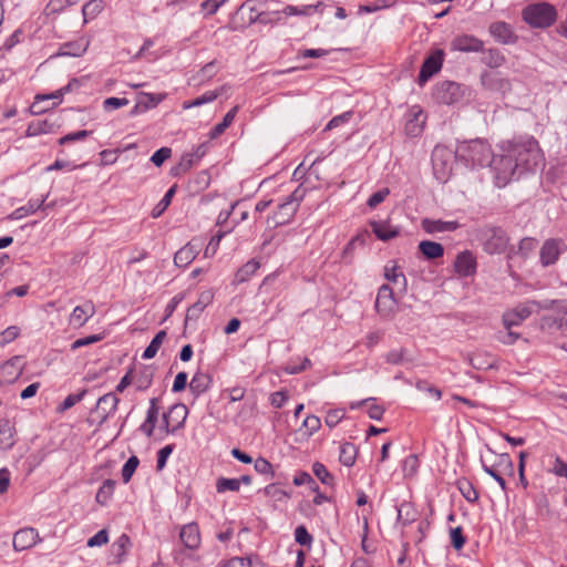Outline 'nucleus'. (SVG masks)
<instances>
[{"instance_id": "f257e3e1", "label": "nucleus", "mask_w": 567, "mask_h": 567, "mask_svg": "<svg viewBox=\"0 0 567 567\" xmlns=\"http://www.w3.org/2000/svg\"><path fill=\"white\" fill-rule=\"evenodd\" d=\"M501 153L494 159L493 173L497 187L506 186L514 177L535 172L544 163L538 142L530 135H518L501 142Z\"/></svg>"}, {"instance_id": "f03ea898", "label": "nucleus", "mask_w": 567, "mask_h": 567, "mask_svg": "<svg viewBox=\"0 0 567 567\" xmlns=\"http://www.w3.org/2000/svg\"><path fill=\"white\" fill-rule=\"evenodd\" d=\"M457 159L465 165L475 167L491 166L493 169L494 156L489 143L482 138L464 141L456 147Z\"/></svg>"}, {"instance_id": "7ed1b4c3", "label": "nucleus", "mask_w": 567, "mask_h": 567, "mask_svg": "<svg viewBox=\"0 0 567 567\" xmlns=\"http://www.w3.org/2000/svg\"><path fill=\"white\" fill-rule=\"evenodd\" d=\"M475 236L488 255L504 254L509 244L507 233L499 226L484 225L475 229Z\"/></svg>"}, {"instance_id": "20e7f679", "label": "nucleus", "mask_w": 567, "mask_h": 567, "mask_svg": "<svg viewBox=\"0 0 567 567\" xmlns=\"http://www.w3.org/2000/svg\"><path fill=\"white\" fill-rule=\"evenodd\" d=\"M523 20L532 28L545 29L555 23L557 11L547 2H538L527 6L522 12Z\"/></svg>"}, {"instance_id": "39448f33", "label": "nucleus", "mask_w": 567, "mask_h": 567, "mask_svg": "<svg viewBox=\"0 0 567 567\" xmlns=\"http://www.w3.org/2000/svg\"><path fill=\"white\" fill-rule=\"evenodd\" d=\"M457 158L456 150L445 145H436L432 152V166L435 178L445 183L453 172L454 162Z\"/></svg>"}, {"instance_id": "423d86ee", "label": "nucleus", "mask_w": 567, "mask_h": 567, "mask_svg": "<svg viewBox=\"0 0 567 567\" xmlns=\"http://www.w3.org/2000/svg\"><path fill=\"white\" fill-rule=\"evenodd\" d=\"M547 302L551 303L549 308H547L551 310V313L542 317V329H567V300H547Z\"/></svg>"}, {"instance_id": "0eeeda50", "label": "nucleus", "mask_w": 567, "mask_h": 567, "mask_svg": "<svg viewBox=\"0 0 567 567\" xmlns=\"http://www.w3.org/2000/svg\"><path fill=\"white\" fill-rule=\"evenodd\" d=\"M464 96V89L461 84L452 81H444L435 89L436 100L446 105L460 102Z\"/></svg>"}, {"instance_id": "6e6552de", "label": "nucleus", "mask_w": 567, "mask_h": 567, "mask_svg": "<svg viewBox=\"0 0 567 567\" xmlns=\"http://www.w3.org/2000/svg\"><path fill=\"white\" fill-rule=\"evenodd\" d=\"M396 300L394 298V292L389 285H382L377 295L375 300V309L382 317H390L395 308Z\"/></svg>"}, {"instance_id": "1a4fd4ad", "label": "nucleus", "mask_w": 567, "mask_h": 567, "mask_svg": "<svg viewBox=\"0 0 567 567\" xmlns=\"http://www.w3.org/2000/svg\"><path fill=\"white\" fill-rule=\"evenodd\" d=\"M444 59V52L442 50H436L432 54H430L423 62L420 73H419V83L424 84L429 81L436 72H439L442 68Z\"/></svg>"}, {"instance_id": "9d476101", "label": "nucleus", "mask_w": 567, "mask_h": 567, "mask_svg": "<svg viewBox=\"0 0 567 567\" xmlns=\"http://www.w3.org/2000/svg\"><path fill=\"white\" fill-rule=\"evenodd\" d=\"M564 241L561 239L549 238L544 241L540 251L539 259L544 267L554 265L564 249Z\"/></svg>"}, {"instance_id": "9b49d317", "label": "nucleus", "mask_w": 567, "mask_h": 567, "mask_svg": "<svg viewBox=\"0 0 567 567\" xmlns=\"http://www.w3.org/2000/svg\"><path fill=\"white\" fill-rule=\"evenodd\" d=\"M484 42L472 34H458L451 41L453 51L477 53L483 51Z\"/></svg>"}, {"instance_id": "f8f14e48", "label": "nucleus", "mask_w": 567, "mask_h": 567, "mask_svg": "<svg viewBox=\"0 0 567 567\" xmlns=\"http://www.w3.org/2000/svg\"><path fill=\"white\" fill-rule=\"evenodd\" d=\"M118 403L120 399L113 392L106 393L99 398L96 402V412L100 416V426L104 424L107 421V419L115 413Z\"/></svg>"}, {"instance_id": "ddd939ff", "label": "nucleus", "mask_w": 567, "mask_h": 567, "mask_svg": "<svg viewBox=\"0 0 567 567\" xmlns=\"http://www.w3.org/2000/svg\"><path fill=\"white\" fill-rule=\"evenodd\" d=\"M488 31L491 35L502 44H514L517 42L518 37L515 34L511 24L504 21L493 22Z\"/></svg>"}, {"instance_id": "4468645a", "label": "nucleus", "mask_w": 567, "mask_h": 567, "mask_svg": "<svg viewBox=\"0 0 567 567\" xmlns=\"http://www.w3.org/2000/svg\"><path fill=\"white\" fill-rule=\"evenodd\" d=\"M482 85L489 91L505 94L511 91L512 85L508 79L499 73L484 72L481 75Z\"/></svg>"}, {"instance_id": "2eb2a0df", "label": "nucleus", "mask_w": 567, "mask_h": 567, "mask_svg": "<svg viewBox=\"0 0 567 567\" xmlns=\"http://www.w3.org/2000/svg\"><path fill=\"white\" fill-rule=\"evenodd\" d=\"M40 540L37 529L27 527L21 528L13 535V548L17 551H22L31 548Z\"/></svg>"}, {"instance_id": "dca6fc26", "label": "nucleus", "mask_w": 567, "mask_h": 567, "mask_svg": "<svg viewBox=\"0 0 567 567\" xmlns=\"http://www.w3.org/2000/svg\"><path fill=\"white\" fill-rule=\"evenodd\" d=\"M96 312L93 301L87 300L81 306H76L70 315L69 323L72 327H83Z\"/></svg>"}, {"instance_id": "f3484780", "label": "nucleus", "mask_w": 567, "mask_h": 567, "mask_svg": "<svg viewBox=\"0 0 567 567\" xmlns=\"http://www.w3.org/2000/svg\"><path fill=\"white\" fill-rule=\"evenodd\" d=\"M425 123V115L419 105L410 107L405 123V132L410 136H417L422 133Z\"/></svg>"}, {"instance_id": "a211bd4d", "label": "nucleus", "mask_w": 567, "mask_h": 567, "mask_svg": "<svg viewBox=\"0 0 567 567\" xmlns=\"http://www.w3.org/2000/svg\"><path fill=\"white\" fill-rule=\"evenodd\" d=\"M422 229L427 234L451 233L461 227L457 220H441L424 218L421 223Z\"/></svg>"}, {"instance_id": "6ab92c4d", "label": "nucleus", "mask_w": 567, "mask_h": 567, "mask_svg": "<svg viewBox=\"0 0 567 567\" xmlns=\"http://www.w3.org/2000/svg\"><path fill=\"white\" fill-rule=\"evenodd\" d=\"M476 259L470 250L460 252L456 256L454 268L463 277H470L476 272Z\"/></svg>"}, {"instance_id": "aec40b11", "label": "nucleus", "mask_w": 567, "mask_h": 567, "mask_svg": "<svg viewBox=\"0 0 567 567\" xmlns=\"http://www.w3.org/2000/svg\"><path fill=\"white\" fill-rule=\"evenodd\" d=\"M214 296L213 289L202 291L198 300L187 309L186 320H197L205 308L213 302Z\"/></svg>"}, {"instance_id": "412c9836", "label": "nucleus", "mask_w": 567, "mask_h": 567, "mask_svg": "<svg viewBox=\"0 0 567 567\" xmlns=\"http://www.w3.org/2000/svg\"><path fill=\"white\" fill-rule=\"evenodd\" d=\"M179 537L188 549H197L200 545V533L196 523L184 525L181 529Z\"/></svg>"}, {"instance_id": "4be33fe9", "label": "nucleus", "mask_w": 567, "mask_h": 567, "mask_svg": "<svg viewBox=\"0 0 567 567\" xmlns=\"http://www.w3.org/2000/svg\"><path fill=\"white\" fill-rule=\"evenodd\" d=\"M372 231L375 234L378 239L388 241L399 236L400 230L396 226H392L386 220H374L371 221Z\"/></svg>"}, {"instance_id": "5701e85b", "label": "nucleus", "mask_w": 567, "mask_h": 567, "mask_svg": "<svg viewBox=\"0 0 567 567\" xmlns=\"http://www.w3.org/2000/svg\"><path fill=\"white\" fill-rule=\"evenodd\" d=\"M63 96H64V94L62 93V91L60 89L50 94H38L34 97V102L29 107V113L31 115L42 114V113L47 112L49 109L42 107L40 105V102L47 101V100H55V102L53 103V106H55L62 102Z\"/></svg>"}, {"instance_id": "b1692460", "label": "nucleus", "mask_w": 567, "mask_h": 567, "mask_svg": "<svg viewBox=\"0 0 567 567\" xmlns=\"http://www.w3.org/2000/svg\"><path fill=\"white\" fill-rule=\"evenodd\" d=\"M298 209V204L288 203L285 200L284 203L278 205L277 212L272 216V221L275 226L286 225L290 221Z\"/></svg>"}, {"instance_id": "393cba45", "label": "nucleus", "mask_w": 567, "mask_h": 567, "mask_svg": "<svg viewBox=\"0 0 567 567\" xmlns=\"http://www.w3.org/2000/svg\"><path fill=\"white\" fill-rule=\"evenodd\" d=\"M212 382L213 378L209 373L197 371L189 382V389L196 396H199L210 388Z\"/></svg>"}, {"instance_id": "a878e982", "label": "nucleus", "mask_w": 567, "mask_h": 567, "mask_svg": "<svg viewBox=\"0 0 567 567\" xmlns=\"http://www.w3.org/2000/svg\"><path fill=\"white\" fill-rule=\"evenodd\" d=\"M550 305L551 303L547 302V299L543 300V301L526 300L524 302L518 303L514 308L517 310V312L519 313L520 318L523 320H526L533 313H537V312H539L544 308H549Z\"/></svg>"}, {"instance_id": "bb28decb", "label": "nucleus", "mask_w": 567, "mask_h": 567, "mask_svg": "<svg viewBox=\"0 0 567 567\" xmlns=\"http://www.w3.org/2000/svg\"><path fill=\"white\" fill-rule=\"evenodd\" d=\"M166 94H153V93H141L138 95L137 103L133 110V113H138L146 111L148 109L157 106L164 99Z\"/></svg>"}, {"instance_id": "cd10ccee", "label": "nucleus", "mask_w": 567, "mask_h": 567, "mask_svg": "<svg viewBox=\"0 0 567 567\" xmlns=\"http://www.w3.org/2000/svg\"><path fill=\"white\" fill-rule=\"evenodd\" d=\"M14 433V427L9 420L0 422V450L9 451L16 444Z\"/></svg>"}, {"instance_id": "c85d7f7f", "label": "nucleus", "mask_w": 567, "mask_h": 567, "mask_svg": "<svg viewBox=\"0 0 567 567\" xmlns=\"http://www.w3.org/2000/svg\"><path fill=\"white\" fill-rule=\"evenodd\" d=\"M197 254V247L189 243L176 251L174 264L181 268L187 267L196 258Z\"/></svg>"}, {"instance_id": "c756f323", "label": "nucleus", "mask_w": 567, "mask_h": 567, "mask_svg": "<svg viewBox=\"0 0 567 567\" xmlns=\"http://www.w3.org/2000/svg\"><path fill=\"white\" fill-rule=\"evenodd\" d=\"M362 405H368V415L370 419L380 421L384 414V408L375 403L374 398H368L358 402H352L350 404L351 410H355Z\"/></svg>"}, {"instance_id": "7c9ffc66", "label": "nucleus", "mask_w": 567, "mask_h": 567, "mask_svg": "<svg viewBox=\"0 0 567 567\" xmlns=\"http://www.w3.org/2000/svg\"><path fill=\"white\" fill-rule=\"evenodd\" d=\"M165 413L173 422L174 427L178 430L184 426L188 415V410L185 404L175 403Z\"/></svg>"}, {"instance_id": "2f4dec72", "label": "nucleus", "mask_w": 567, "mask_h": 567, "mask_svg": "<svg viewBox=\"0 0 567 567\" xmlns=\"http://www.w3.org/2000/svg\"><path fill=\"white\" fill-rule=\"evenodd\" d=\"M260 264L256 259H250L244 264L235 274V284H244L248 281L259 269Z\"/></svg>"}, {"instance_id": "473e14b6", "label": "nucleus", "mask_w": 567, "mask_h": 567, "mask_svg": "<svg viewBox=\"0 0 567 567\" xmlns=\"http://www.w3.org/2000/svg\"><path fill=\"white\" fill-rule=\"evenodd\" d=\"M419 249L426 259L433 260L444 255V248L440 243L423 240L419 244Z\"/></svg>"}, {"instance_id": "72a5a7b5", "label": "nucleus", "mask_w": 567, "mask_h": 567, "mask_svg": "<svg viewBox=\"0 0 567 567\" xmlns=\"http://www.w3.org/2000/svg\"><path fill=\"white\" fill-rule=\"evenodd\" d=\"M482 62L488 68L496 69L505 63V56L498 49H483Z\"/></svg>"}, {"instance_id": "f704fd0d", "label": "nucleus", "mask_w": 567, "mask_h": 567, "mask_svg": "<svg viewBox=\"0 0 567 567\" xmlns=\"http://www.w3.org/2000/svg\"><path fill=\"white\" fill-rule=\"evenodd\" d=\"M384 277L388 281L399 285L403 291L406 290V278L403 275V272L398 270V266L395 265V262H393V265L391 266L386 265L384 267Z\"/></svg>"}, {"instance_id": "c9c22d12", "label": "nucleus", "mask_w": 567, "mask_h": 567, "mask_svg": "<svg viewBox=\"0 0 567 567\" xmlns=\"http://www.w3.org/2000/svg\"><path fill=\"white\" fill-rule=\"evenodd\" d=\"M43 199H31L28 202L27 205L21 206L12 212V214L9 216L11 219H21L23 217H27L33 213H35L44 203Z\"/></svg>"}, {"instance_id": "e433bc0d", "label": "nucleus", "mask_w": 567, "mask_h": 567, "mask_svg": "<svg viewBox=\"0 0 567 567\" xmlns=\"http://www.w3.org/2000/svg\"><path fill=\"white\" fill-rule=\"evenodd\" d=\"M357 453H358V451H357L355 445L352 443L346 442L340 446L339 460L344 466L351 467L355 463Z\"/></svg>"}, {"instance_id": "4c0bfd02", "label": "nucleus", "mask_w": 567, "mask_h": 567, "mask_svg": "<svg viewBox=\"0 0 567 567\" xmlns=\"http://www.w3.org/2000/svg\"><path fill=\"white\" fill-rule=\"evenodd\" d=\"M237 112L238 106H234L231 110H229L224 116L223 121L213 127V130L210 131V137L216 138L219 135H221L226 131V128L230 126Z\"/></svg>"}, {"instance_id": "58836bf2", "label": "nucleus", "mask_w": 567, "mask_h": 567, "mask_svg": "<svg viewBox=\"0 0 567 567\" xmlns=\"http://www.w3.org/2000/svg\"><path fill=\"white\" fill-rule=\"evenodd\" d=\"M165 338H166V331H164V330L158 331L155 334V337L152 339L150 344L146 347V349L144 350L142 358L145 360H150V359L154 358L156 355L158 349L161 348L162 343L164 342Z\"/></svg>"}, {"instance_id": "ea45409f", "label": "nucleus", "mask_w": 567, "mask_h": 567, "mask_svg": "<svg viewBox=\"0 0 567 567\" xmlns=\"http://www.w3.org/2000/svg\"><path fill=\"white\" fill-rule=\"evenodd\" d=\"M154 372L150 368H144L134 379L133 383L138 391L148 389L152 384Z\"/></svg>"}, {"instance_id": "a19ab883", "label": "nucleus", "mask_w": 567, "mask_h": 567, "mask_svg": "<svg viewBox=\"0 0 567 567\" xmlns=\"http://www.w3.org/2000/svg\"><path fill=\"white\" fill-rule=\"evenodd\" d=\"M115 489V482L113 480H106L99 488L95 499L99 504L105 505L112 497Z\"/></svg>"}, {"instance_id": "79ce46f5", "label": "nucleus", "mask_w": 567, "mask_h": 567, "mask_svg": "<svg viewBox=\"0 0 567 567\" xmlns=\"http://www.w3.org/2000/svg\"><path fill=\"white\" fill-rule=\"evenodd\" d=\"M458 489L463 497L470 503H476L478 501V492L475 489L473 484L463 478L457 482Z\"/></svg>"}, {"instance_id": "37998d69", "label": "nucleus", "mask_w": 567, "mask_h": 567, "mask_svg": "<svg viewBox=\"0 0 567 567\" xmlns=\"http://www.w3.org/2000/svg\"><path fill=\"white\" fill-rule=\"evenodd\" d=\"M103 8L104 6L102 0H90L84 3L82 8L84 22H86L89 19L96 18L102 12Z\"/></svg>"}, {"instance_id": "c03bdc74", "label": "nucleus", "mask_w": 567, "mask_h": 567, "mask_svg": "<svg viewBox=\"0 0 567 567\" xmlns=\"http://www.w3.org/2000/svg\"><path fill=\"white\" fill-rule=\"evenodd\" d=\"M176 192V185H173L164 195V197L158 202V204L152 210V217H159L171 205L172 199Z\"/></svg>"}, {"instance_id": "a18cd8bd", "label": "nucleus", "mask_w": 567, "mask_h": 567, "mask_svg": "<svg viewBox=\"0 0 567 567\" xmlns=\"http://www.w3.org/2000/svg\"><path fill=\"white\" fill-rule=\"evenodd\" d=\"M240 488V481L237 478L219 477L216 482V489L218 493L238 492Z\"/></svg>"}, {"instance_id": "49530a36", "label": "nucleus", "mask_w": 567, "mask_h": 567, "mask_svg": "<svg viewBox=\"0 0 567 567\" xmlns=\"http://www.w3.org/2000/svg\"><path fill=\"white\" fill-rule=\"evenodd\" d=\"M312 472L313 474L320 480V482L324 485H332L333 484V476L330 474V472L327 470V467L320 463L315 462L312 465Z\"/></svg>"}, {"instance_id": "de8ad7c7", "label": "nucleus", "mask_w": 567, "mask_h": 567, "mask_svg": "<svg viewBox=\"0 0 567 567\" xmlns=\"http://www.w3.org/2000/svg\"><path fill=\"white\" fill-rule=\"evenodd\" d=\"M194 157L190 154H187L182 157L181 162L172 167L171 174L173 176H181L185 173H187L193 166H194Z\"/></svg>"}, {"instance_id": "09e8293b", "label": "nucleus", "mask_w": 567, "mask_h": 567, "mask_svg": "<svg viewBox=\"0 0 567 567\" xmlns=\"http://www.w3.org/2000/svg\"><path fill=\"white\" fill-rule=\"evenodd\" d=\"M51 125L47 120L43 121H33L28 125L25 135L27 136H37L40 134H45L50 132Z\"/></svg>"}, {"instance_id": "8fccbe9b", "label": "nucleus", "mask_w": 567, "mask_h": 567, "mask_svg": "<svg viewBox=\"0 0 567 567\" xmlns=\"http://www.w3.org/2000/svg\"><path fill=\"white\" fill-rule=\"evenodd\" d=\"M298 360H299V363H296L293 360L289 361L285 365L284 371L287 374H298L311 367L310 359L303 358V359H298Z\"/></svg>"}, {"instance_id": "3c124183", "label": "nucleus", "mask_w": 567, "mask_h": 567, "mask_svg": "<svg viewBox=\"0 0 567 567\" xmlns=\"http://www.w3.org/2000/svg\"><path fill=\"white\" fill-rule=\"evenodd\" d=\"M140 464V460L137 456H131L122 467V480L124 483H128L136 471Z\"/></svg>"}, {"instance_id": "603ef678", "label": "nucleus", "mask_w": 567, "mask_h": 567, "mask_svg": "<svg viewBox=\"0 0 567 567\" xmlns=\"http://www.w3.org/2000/svg\"><path fill=\"white\" fill-rule=\"evenodd\" d=\"M131 545L130 537L126 534H122L112 545L113 551L118 560L126 554L128 546Z\"/></svg>"}, {"instance_id": "864d4df0", "label": "nucleus", "mask_w": 567, "mask_h": 567, "mask_svg": "<svg viewBox=\"0 0 567 567\" xmlns=\"http://www.w3.org/2000/svg\"><path fill=\"white\" fill-rule=\"evenodd\" d=\"M523 321L524 320L520 318L519 313L515 308L505 311L503 315V324L506 330L519 326Z\"/></svg>"}, {"instance_id": "5fc2aeb1", "label": "nucleus", "mask_w": 567, "mask_h": 567, "mask_svg": "<svg viewBox=\"0 0 567 567\" xmlns=\"http://www.w3.org/2000/svg\"><path fill=\"white\" fill-rule=\"evenodd\" d=\"M523 321L524 320L520 318L519 313L515 308L505 311L503 315V324L506 330L519 326Z\"/></svg>"}, {"instance_id": "6e6d98bb", "label": "nucleus", "mask_w": 567, "mask_h": 567, "mask_svg": "<svg viewBox=\"0 0 567 567\" xmlns=\"http://www.w3.org/2000/svg\"><path fill=\"white\" fill-rule=\"evenodd\" d=\"M295 540L301 546L311 547L313 538L303 525L295 529Z\"/></svg>"}, {"instance_id": "4d7b16f0", "label": "nucleus", "mask_w": 567, "mask_h": 567, "mask_svg": "<svg viewBox=\"0 0 567 567\" xmlns=\"http://www.w3.org/2000/svg\"><path fill=\"white\" fill-rule=\"evenodd\" d=\"M89 42L76 41V42H68L64 44V49L66 51L64 54L72 56H81L87 49Z\"/></svg>"}, {"instance_id": "13d9d810", "label": "nucleus", "mask_w": 567, "mask_h": 567, "mask_svg": "<svg viewBox=\"0 0 567 567\" xmlns=\"http://www.w3.org/2000/svg\"><path fill=\"white\" fill-rule=\"evenodd\" d=\"M86 394V390H82L81 392L79 393H72V394H69L64 401L61 403V405L59 406V411L60 412H64L69 409H71L72 406H74L76 403L81 402L84 398V395Z\"/></svg>"}, {"instance_id": "bf43d9fd", "label": "nucleus", "mask_w": 567, "mask_h": 567, "mask_svg": "<svg viewBox=\"0 0 567 567\" xmlns=\"http://www.w3.org/2000/svg\"><path fill=\"white\" fill-rule=\"evenodd\" d=\"M419 468V460L417 456L411 454L403 460L402 470L404 476H413Z\"/></svg>"}, {"instance_id": "052dcab7", "label": "nucleus", "mask_w": 567, "mask_h": 567, "mask_svg": "<svg viewBox=\"0 0 567 567\" xmlns=\"http://www.w3.org/2000/svg\"><path fill=\"white\" fill-rule=\"evenodd\" d=\"M20 336V328L10 326L0 333V347H4Z\"/></svg>"}, {"instance_id": "680f3d73", "label": "nucleus", "mask_w": 567, "mask_h": 567, "mask_svg": "<svg viewBox=\"0 0 567 567\" xmlns=\"http://www.w3.org/2000/svg\"><path fill=\"white\" fill-rule=\"evenodd\" d=\"M450 537H451V544L456 550H460L464 547V545L466 543V538L463 535L462 527L458 526L455 528H451Z\"/></svg>"}, {"instance_id": "e2e57ef3", "label": "nucleus", "mask_w": 567, "mask_h": 567, "mask_svg": "<svg viewBox=\"0 0 567 567\" xmlns=\"http://www.w3.org/2000/svg\"><path fill=\"white\" fill-rule=\"evenodd\" d=\"M91 134H92V132L91 131H86V130L69 133V134L62 136L61 138H59V144L60 145H65V144L71 143V142L83 141L84 138H86Z\"/></svg>"}, {"instance_id": "0e129e2a", "label": "nucleus", "mask_w": 567, "mask_h": 567, "mask_svg": "<svg viewBox=\"0 0 567 567\" xmlns=\"http://www.w3.org/2000/svg\"><path fill=\"white\" fill-rule=\"evenodd\" d=\"M302 426L306 429L307 435L311 436V435H313L316 432H318L320 430L321 421L316 415H308L303 420Z\"/></svg>"}, {"instance_id": "69168bd1", "label": "nucleus", "mask_w": 567, "mask_h": 567, "mask_svg": "<svg viewBox=\"0 0 567 567\" xmlns=\"http://www.w3.org/2000/svg\"><path fill=\"white\" fill-rule=\"evenodd\" d=\"M344 415H346V413L341 409L330 410V411H328V413L324 417V422L330 429H332L340 423V421L344 417Z\"/></svg>"}, {"instance_id": "338daca9", "label": "nucleus", "mask_w": 567, "mask_h": 567, "mask_svg": "<svg viewBox=\"0 0 567 567\" xmlns=\"http://www.w3.org/2000/svg\"><path fill=\"white\" fill-rule=\"evenodd\" d=\"M22 34L21 30H16L4 42V44L0 48V59L4 58L6 53L10 51L17 43L20 42V37Z\"/></svg>"}, {"instance_id": "774afa93", "label": "nucleus", "mask_w": 567, "mask_h": 567, "mask_svg": "<svg viewBox=\"0 0 567 567\" xmlns=\"http://www.w3.org/2000/svg\"><path fill=\"white\" fill-rule=\"evenodd\" d=\"M254 467L259 474L270 475L271 477L275 475L271 463L264 457H258L254 462Z\"/></svg>"}]
</instances>
